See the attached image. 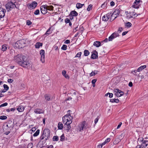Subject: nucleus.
<instances>
[{
    "label": "nucleus",
    "instance_id": "f257e3e1",
    "mask_svg": "<svg viewBox=\"0 0 148 148\" xmlns=\"http://www.w3.org/2000/svg\"><path fill=\"white\" fill-rule=\"evenodd\" d=\"M14 61L20 65L24 67H27L29 65V63L27 60L26 56L21 54H18L15 56Z\"/></svg>",
    "mask_w": 148,
    "mask_h": 148
},
{
    "label": "nucleus",
    "instance_id": "f03ea898",
    "mask_svg": "<svg viewBox=\"0 0 148 148\" xmlns=\"http://www.w3.org/2000/svg\"><path fill=\"white\" fill-rule=\"evenodd\" d=\"M50 132L48 129H46L44 130L42 135L40 136V139L41 140L45 139V140L49 139L50 136Z\"/></svg>",
    "mask_w": 148,
    "mask_h": 148
},
{
    "label": "nucleus",
    "instance_id": "7ed1b4c3",
    "mask_svg": "<svg viewBox=\"0 0 148 148\" xmlns=\"http://www.w3.org/2000/svg\"><path fill=\"white\" fill-rule=\"evenodd\" d=\"M5 7L7 11H9L12 9H13L15 7L16 8H18L17 7L14 2L12 1L11 0H8V2L5 5Z\"/></svg>",
    "mask_w": 148,
    "mask_h": 148
},
{
    "label": "nucleus",
    "instance_id": "20e7f679",
    "mask_svg": "<svg viewBox=\"0 0 148 148\" xmlns=\"http://www.w3.org/2000/svg\"><path fill=\"white\" fill-rule=\"evenodd\" d=\"M25 41L22 39L18 41L15 43L14 46L18 49L21 48L25 46Z\"/></svg>",
    "mask_w": 148,
    "mask_h": 148
},
{
    "label": "nucleus",
    "instance_id": "39448f33",
    "mask_svg": "<svg viewBox=\"0 0 148 148\" xmlns=\"http://www.w3.org/2000/svg\"><path fill=\"white\" fill-rule=\"evenodd\" d=\"M143 138H139L138 139V142H142L141 145H138L137 147V148H145L146 147L148 144V141L147 140H143Z\"/></svg>",
    "mask_w": 148,
    "mask_h": 148
},
{
    "label": "nucleus",
    "instance_id": "423d86ee",
    "mask_svg": "<svg viewBox=\"0 0 148 148\" xmlns=\"http://www.w3.org/2000/svg\"><path fill=\"white\" fill-rule=\"evenodd\" d=\"M87 127V125L86 122L84 121L78 125L77 129L80 132H81L84 129H86Z\"/></svg>",
    "mask_w": 148,
    "mask_h": 148
},
{
    "label": "nucleus",
    "instance_id": "0eeeda50",
    "mask_svg": "<svg viewBox=\"0 0 148 148\" xmlns=\"http://www.w3.org/2000/svg\"><path fill=\"white\" fill-rule=\"evenodd\" d=\"M37 3L35 1H33L30 3L27 4V6L28 8L30 9H34L37 5Z\"/></svg>",
    "mask_w": 148,
    "mask_h": 148
},
{
    "label": "nucleus",
    "instance_id": "6e6552de",
    "mask_svg": "<svg viewBox=\"0 0 148 148\" xmlns=\"http://www.w3.org/2000/svg\"><path fill=\"white\" fill-rule=\"evenodd\" d=\"M114 91L115 92V95L117 97L121 96L124 94V92H123L118 88L114 89Z\"/></svg>",
    "mask_w": 148,
    "mask_h": 148
},
{
    "label": "nucleus",
    "instance_id": "1a4fd4ad",
    "mask_svg": "<svg viewBox=\"0 0 148 148\" xmlns=\"http://www.w3.org/2000/svg\"><path fill=\"white\" fill-rule=\"evenodd\" d=\"M40 9L41 13L43 14H45L47 12V5H42L41 6Z\"/></svg>",
    "mask_w": 148,
    "mask_h": 148
},
{
    "label": "nucleus",
    "instance_id": "9d476101",
    "mask_svg": "<svg viewBox=\"0 0 148 148\" xmlns=\"http://www.w3.org/2000/svg\"><path fill=\"white\" fill-rule=\"evenodd\" d=\"M119 36V35L118 32H115L112 34V35L109 37L108 38V41H112L113 39Z\"/></svg>",
    "mask_w": 148,
    "mask_h": 148
},
{
    "label": "nucleus",
    "instance_id": "9b49d317",
    "mask_svg": "<svg viewBox=\"0 0 148 148\" xmlns=\"http://www.w3.org/2000/svg\"><path fill=\"white\" fill-rule=\"evenodd\" d=\"M120 14V11L118 9H116L111 16V18L112 19L113 17L114 16V19H115Z\"/></svg>",
    "mask_w": 148,
    "mask_h": 148
},
{
    "label": "nucleus",
    "instance_id": "f8f14e48",
    "mask_svg": "<svg viewBox=\"0 0 148 148\" xmlns=\"http://www.w3.org/2000/svg\"><path fill=\"white\" fill-rule=\"evenodd\" d=\"M66 115H67V116L66 121L65 123V124H70L72 122V120L73 119V117L71 116L70 114H66Z\"/></svg>",
    "mask_w": 148,
    "mask_h": 148
},
{
    "label": "nucleus",
    "instance_id": "ddd939ff",
    "mask_svg": "<svg viewBox=\"0 0 148 148\" xmlns=\"http://www.w3.org/2000/svg\"><path fill=\"white\" fill-rule=\"evenodd\" d=\"M41 56L40 60L42 63L45 62V51L44 50H41L40 52Z\"/></svg>",
    "mask_w": 148,
    "mask_h": 148
},
{
    "label": "nucleus",
    "instance_id": "4468645a",
    "mask_svg": "<svg viewBox=\"0 0 148 148\" xmlns=\"http://www.w3.org/2000/svg\"><path fill=\"white\" fill-rule=\"evenodd\" d=\"M138 15H136V13L134 11L131 12L127 14V17L129 18H135Z\"/></svg>",
    "mask_w": 148,
    "mask_h": 148
},
{
    "label": "nucleus",
    "instance_id": "2eb2a0df",
    "mask_svg": "<svg viewBox=\"0 0 148 148\" xmlns=\"http://www.w3.org/2000/svg\"><path fill=\"white\" fill-rule=\"evenodd\" d=\"M111 14L112 13H108L103 16L102 17V20L104 21H108L110 18Z\"/></svg>",
    "mask_w": 148,
    "mask_h": 148
},
{
    "label": "nucleus",
    "instance_id": "dca6fc26",
    "mask_svg": "<svg viewBox=\"0 0 148 148\" xmlns=\"http://www.w3.org/2000/svg\"><path fill=\"white\" fill-rule=\"evenodd\" d=\"M5 10L2 8H0V19L4 17L5 16Z\"/></svg>",
    "mask_w": 148,
    "mask_h": 148
},
{
    "label": "nucleus",
    "instance_id": "f3484780",
    "mask_svg": "<svg viewBox=\"0 0 148 148\" xmlns=\"http://www.w3.org/2000/svg\"><path fill=\"white\" fill-rule=\"evenodd\" d=\"M44 112V110L40 108H36L34 110V113L36 114L43 113Z\"/></svg>",
    "mask_w": 148,
    "mask_h": 148
},
{
    "label": "nucleus",
    "instance_id": "a211bd4d",
    "mask_svg": "<svg viewBox=\"0 0 148 148\" xmlns=\"http://www.w3.org/2000/svg\"><path fill=\"white\" fill-rule=\"evenodd\" d=\"M141 1V0H136L133 5L134 8H138V7L137 5Z\"/></svg>",
    "mask_w": 148,
    "mask_h": 148
},
{
    "label": "nucleus",
    "instance_id": "6ab92c4d",
    "mask_svg": "<svg viewBox=\"0 0 148 148\" xmlns=\"http://www.w3.org/2000/svg\"><path fill=\"white\" fill-rule=\"evenodd\" d=\"M146 67V66L145 65H144L143 66H140L139 68H138L137 70L136 71H134V73H136V72H140L142 71V70L144 69Z\"/></svg>",
    "mask_w": 148,
    "mask_h": 148
},
{
    "label": "nucleus",
    "instance_id": "aec40b11",
    "mask_svg": "<svg viewBox=\"0 0 148 148\" xmlns=\"http://www.w3.org/2000/svg\"><path fill=\"white\" fill-rule=\"evenodd\" d=\"M95 53H92L91 57V58L93 59H96L98 57L97 52L96 51H95Z\"/></svg>",
    "mask_w": 148,
    "mask_h": 148
},
{
    "label": "nucleus",
    "instance_id": "412c9836",
    "mask_svg": "<svg viewBox=\"0 0 148 148\" xmlns=\"http://www.w3.org/2000/svg\"><path fill=\"white\" fill-rule=\"evenodd\" d=\"M113 82L114 83H118L119 82V77H115L112 79Z\"/></svg>",
    "mask_w": 148,
    "mask_h": 148
},
{
    "label": "nucleus",
    "instance_id": "4be33fe9",
    "mask_svg": "<svg viewBox=\"0 0 148 148\" xmlns=\"http://www.w3.org/2000/svg\"><path fill=\"white\" fill-rule=\"evenodd\" d=\"M17 109L19 112H21L24 110V107L22 105H20L17 108Z\"/></svg>",
    "mask_w": 148,
    "mask_h": 148
},
{
    "label": "nucleus",
    "instance_id": "5701e85b",
    "mask_svg": "<svg viewBox=\"0 0 148 148\" xmlns=\"http://www.w3.org/2000/svg\"><path fill=\"white\" fill-rule=\"evenodd\" d=\"M42 43L40 42H37L35 45V47L36 48L38 49L40 47H42Z\"/></svg>",
    "mask_w": 148,
    "mask_h": 148
},
{
    "label": "nucleus",
    "instance_id": "b1692460",
    "mask_svg": "<svg viewBox=\"0 0 148 148\" xmlns=\"http://www.w3.org/2000/svg\"><path fill=\"white\" fill-rule=\"evenodd\" d=\"M93 45L97 47H99L101 46V42L98 41H95Z\"/></svg>",
    "mask_w": 148,
    "mask_h": 148
},
{
    "label": "nucleus",
    "instance_id": "393cba45",
    "mask_svg": "<svg viewBox=\"0 0 148 148\" xmlns=\"http://www.w3.org/2000/svg\"><path fill=\"white\" fill-rule=\"evenodd\" d=\"M8 48V45L6 44L3 45L2 47L1 50L3 51H6Z\"/></svg>",
    "mask_w": 148,
    "mask_h": 148
},
{
    "label": "nucleus",
    "instance_id": "a878e982",
    "mask_svg": "<svg viewBox=\"0 0 148 148\" xmlns=\"http://www.w3.org/2000/svg\"><path fill=\"white\" fill-rule=\"evenodd\" d=\"M66 72L65 70H63L62 72V75L67 79L69 78V76L68 75L66 74Z\"/></svg>",
    "mask_w": 148,
    "mask_h": 148
},
{
    "label": "nucleus",
    "instance_id": "bb28decb",
    "mask_svg": "<svg viewBox=\"0 0 148 148\" xmlns=\"http://www.w3.org/2000/svg\"><path fill=\"white\" fill-rule=\"evenodd\" d=\"M64 21L66 23H69V25L70 26H71L72 25L70 21L69 18H66L65 19Z\"/></svg>",
    "mask_w": 148,
    "mask_h": 148
},
{
    "label": "nucleus",
    "instance_id": "cd10ccee",
    "mask_svg": "<svg viewBox=\"0 0 148 148\" xmlns=\"http://www.w3.org/2000/svg\"><path fill=\"white\" fill-rule=\"evenodd\" d=\"M47 10L49 11H51L53 10L54 7L52 5H47Z\"/></svg>",
    "mask_w": 148,
    "mask_h": 148
},
{
    "label": "nucleus",
    "instance_id": "c85d7f7f",
    "mask_svg": "<svg viewBox=\"0 0 148 148\" xmlns=\"http://www.w3.org/2000/svg\"><path fill=\"white\" fill-rule=\"evenodd\" d=\"M110 101L112 103L116 102L117 103L119 102V100L118 99H110Z\"/></svg>",
    "mask_w": 148,
    "mask_h": 148
},
{
    "label": "nucleus",
    "instance_id": "c756f323",
    "mask_svg": "<svg viewBox=\"0 0 148 148\" xmlns=\"http://www.w3.org/2000/svg\"><path fill=\"white\" fill-rule=\"evenodd\" d=\"M70 14L73 16H76L78 15L77 13L75 11H72Z\"/></svg>",
    "mask_w": 148,
    "mask_h": 148
},
{
    "label": "nucleus",
    "instance_id": "7c9ffc66",
    "mask_svg": "<svg viewBox=\"0 0 148 148\" xmlns=\"http://www.w3.org/2000/svg\"><path fill=\"white\" fill-rule=\"evenodd\" d=\"M120 141V140L119 138H116L113 142L114 144H118Z\"/></svg>",
    "mask_w": 148,
    "mask_h": 148
},
{
    "label": "nucleus",
    "instance_id": "2f4dec72",
    "mask_svg": "<svg viewBox=\"0 0 148 148\" xmlns=\"http://www.w3.org/2000/svg\"><path fill=\"white\" fill-rule=\"evenodd\" d=\"M45 99L47 101H49L51 100V98L49 95L48 94L45 95Z\"/></svg>",
    "mask_w": 148,
    "mask_h": 148
},
{
    "label": "nucleus",
    "instance_id": "473e14b6",
    "mask_svg": "<svg viewBox=\"0 0 148 148\" xmlns=\"http://www.w3.org/2000/svg\"><path fill=\"white\" fill-rule=\"evenodd\" d=\"M58 129L62 130L63 128V124L61 122H59L58 124Z\"/></svg>",
    "mask_w": 148,
    "mask_h": 148
},
{
    "label": "nucleus",
    "instance_id": "72a5a7b5",
    "mask_svg": "<svg viewBox=\"0 0 148 148\" xmlns=\"http://www.w3.org/2000/svg\"><path fill=\"white\" fill-rule=\"evenodd\" d=\"M84 5V4H82L80 3H77L76 5V7L77 9L81 8Z\"/></svg>",
    "mask_w": 148,
    "mask_h": 148
},
{
    "label": "nucleus",
    "instance_id": "f704fd0d",
    "mask_svg": "<svg viewBox=\"0 0 148 148\" xmlns=\"http://www.w3.org/2000/svg\"><path fill=\"white\" fill-rule=\"evenodd\" d=\"M39 132L40 130L39 129L37 130L36 132L33 135L34 136H37L39 134Z\"/></svg>",
    "mask_w": 148,
    "mask_h": 148
},
{
    "label": "nucleus",
    "instance_id": "c9c22d12",
    "mask_svg": "<svg viewBox=\"0 0 148 148\" xmlns=\"http://www.w3.org/2000/svg\"><path fill=\"white\" fill-rule=\"evenodd\" d=\"M89 52L87 50H85L84 51V54L85 56H87L89 54Z\"/></svg>",
    "mask_w": 148,
    "mask_h": 148
},
{
    "label": "nucleus",
    "instance_id": "e433bc0d",
    "mask_svg": "<svg viewBox=\"0 0 148 148\" xmlns=\"http://www.w3.org/2000/svg\"><path fill=\"white\" fill-rule=\"evenodd\" d=\"M58 137L57 136H54L53 138V141H58Z\"/></svg>",
    "mask_w": 148,
    "mask_h": 148
},
{
    "label": "nucleus",
    "instance_id": "4c0bfd02",
    "mask_svg": "<svg viewBox=\"0 0 148 148\" xmlns=\"http://www.w3.org/2000/svg\"><path fill=\"white\" fill-rule=\"evenodd\" d=\"M67 116V115H65V116H64L62 118V120L64 123L65 122H66V119Z\"/></svg>",
    "mask_w": 148,
    "mask_h": 148
},
{
    "label": "nucleus",
    "instance_id": "58836bf2",
    "mask_svg": "<svg viewBox=\"0 0 148 148\" xmlns=\"http://www.w3.org/2000/svg\"><path fill=\"white\" fill-rule=\"evenodd\" d=\"M7 117L5 115H2L0 116V119L1 120H5L7 119Z\"/></svg>",
    "mask_w": 148,
    "mask_h": 148
},
{
    "label": "nucleus",
    "instance_id": "ea45409f",
    "mask_svg": "<svg viewBox=\"0 0 148 148\" xmlns=\"http://www.w3.org/2000/svg\"><path fill=\"white\" fill-rule=\"evenodd\" d=\"M64 134H62L60 137V141H63L64 140Z\"/></svg>",
    "mask_w": 148,
    "mask_h": 148
},
{
    "label": "nucleus",
    "instance_id": "a19ab883",
    "mask_svg": "<svg viewBox=\"0 0 148 148\" xmlns=\"http://www.w3.org/2000/svg\"><path fill=\"white\" fill-rule=\"evenodd\" d=\"M97 73V72L96 71L92 72L90 74V76H91L95 75Z\"/></svg>",
    "mask_w": 148,
    "mask_h": 148
},
{
    "label": "nucleus",
    "instance_id": "79ce46f5",
    "mask_svg": "<svg viewBox=\"0 0 148 148\" xmlns=\"http://www.w3.org/2000/svg\"><path fill=\"white\" fill-rule=\"evenodd\" d=\"M3 87L4 89L6 91L8 90L9 89V87L6 84H4L3 85Z\"/></svg>",
    "mask_w": 148,
    "mask_h": 148
},
{
    "label": "nucleus",
    "instance_id": "37998d69",
    "mask_svg": "<svg viewBox=\"0 0 148 148\" xmlns=\"http://www.w3.org/2000/svg\"><path fill=\"white\" fill-rule=\"evenodd\" d=\"M50 28H49L48 29L45 33V35H48L49 34H50L51 33H50Z\"/></svg>",
    "mask_w": 148,
    "mask_h": 148
},
{
    "label": "nucleus",
    "instance_id": "c03bdc74",
    "mask_svg": "<svg viewBox=\"0 0 148 148\" xmlns=\"http://www.w3.org/2000/svg\"><path fill=\"white\" fill-rule=\"evenodd\" d=\"M40 10H36L34 12V14L36 15H38L39 14Z\"/></svg>",
    "mask_w": 148,
    "mask_h": 148
},
{
    "label": "nucleus",
    "instance_id": "a18cd8bd",
    "mask_svg": "<svg viewBox=\"0 0 148 148\" xmlns=\"http://www.w3.org/2000/svg\"><path fill=\"white\" fill-rule=\"evenodd\" d=\"M125 26L126 27H129L131 26L132 24L128 22L126 23Z\"/></svg>",
    "mask_w": 148,
    "mask_h": 148
},
{
    "label": "nucleus",
    "instance_id": "49530a36",
    "mask_svg": "<svg viewBox=\"0 0 148 148\" xmlns=\"http://www.w3.org/2000/svg\"><path fill=\"white\" fill-rule=\"evenodd\" d=\"M67 46L65 45H63L61 47V49L64 50H66L67 49Z\"/></svg>",
    "mask_w": 148,
    "mask_h": 148
},
{
    "label": "nucleus",
    "instance_id": "de8ad7c7",
    "mask_svg": "<svg viewBox=\"0 0 148 148\" xmlns=\"http://www.w3.org/2000/svg\"><path fill=\"white\" fill-rule=\"evenodd\" d=\"M92 5H89L87 8V10L88 11H89L90 10H91L92 9Z\"/></svg>",
    "mask_w": 148,
    "mask_h": 148
},
{
    "label": "nucleus",
    "instance_id": "09e8293b",
    "mask_svg": "<svg viewBox=\"0 0 148 148\" xmlns=\"http://www.w3.org/2000/svg\"><path fill=\"white\" fill-rule=\"evenodd\" d=\"M82 54V53L81 52H79L77 53L75 56V57H80L81 55Z\"/></svg>",
    "mask_w": 148,
    "mask_h": 148
},
{
    "label": "nucleus",
    "instance_id": "8fccbe9b",
    "mask_svg": "<svg viewBox=\"0 0 148 148\" xmlns=\"http://www.w3.org/2000/svg\"><path fill=\"white\" fill-rule=\"evenodd\" d=\"M8 105V103H3L0 105V107L5 106Z\"/></svg>",
    "mask_w": 148,
    "mask_h": 148
},
{
    "label": "nucleus",
    "instance_id": "3c124183",
    "mask_svg": "<svg viewBox=\"0 0 148 148\" xmlns=\"http://www.w3.org/2000/svg\"><path fill=\"white\" fill-rule=\"evenodd\" d=\"M33 146V145L32 143H29L28 145L27 148H32Z\"/></svg>",
    "mask_w": 148,
    "mask_h": 148
},
{
    "label": "nucleus",
    "instance_id": "603ef678",
    "mask_svg": "<svg viewBox=\"0 0 148 148\" xmlns=\"http://www.w3.org/2000/svg\"><path fill=\"white\" fill-rule=\"evenodd\" d=\"M123 30V28L122 27H119V29L118 30V33H120Z\"/></svg>",
    "mask_w": 148,
    "mask_h": 148
},
{
    "label": "nucleus",
    "instance_id": "864d4df0",
    "mask_svg": "<svg viewBox=\"0 0 148 148\" xmlns=\"http://www.w3.org/2000/svg\"><path fill=\"white\" fill-rule=\"evenodd\" d=\"M67 126V130H69L70 129L71 127L70 125V124L68 125L67 124H65Z\"/></svg>",
    "mask_w": 148,
    "mask_h": 148
},
{
    "label": "nucleus",
    "instance_id": "5fc2aeb1",
    "mask_svg": "<svg viewBox=\"0 0 148 148\" xmlns=\"http://www.w3.org/2000/svg\"><path fill=\"white\" fill-rule=\"evenodd\" d=\"M110 138H107L105 140L106 142L107 143H108L110 141Z\"/></svg>",
    "mask_w": 148,
    "mask_h": 148
},
{
    "label": "nucleus",
    "instance_id": "6e6d98bb",
    "mask_svg": "<svg viewBox=\"0 0 148 148\" xmlns=\"http://www.w3.org/2000/svg\"><path fill=\"white\" fill-rule=\"evenodd\" d=\"M13 79H10L8 80V82L9 83H11L13 82Z\"/></svg>",
    "mask_w": 148,
    "mask_h": 148
},
{
    "label": "nucleus",
    "instance_id": "4d7b16f0",
    "mask_svg": "<svg viewBox=\"0 0 148 148\" xmlns=\"http://www.w3.org/2000/svg\"><path fill=\"white\" fill-rule=\"evenodd\" d=\"M81 31H79L78 32L77 34H76L75 35V37H77L79 34L81 33Z\"/></svg>",
    "mask_w": 148,
    "mask_h": 148
},
{
    "label": "nucleus",
    "instance_id": "13d9d810",
    "mask_svg": "<svg viewBox=\"0 0 148 148\" xmlns=\"http://www.w3.org/2000/svg\"><path fill=\"white\" fill-rule=\"evenodd\" d=\"M122 124V123L121 122H120L117 126V129H118L119 128L121 127Z\"/></svg>",
    "mask_w": 148,
    "mask_h": 148
},
{
    "label": "nucleus",
    "instance_id": "bf43d9fd",
    "mask_svg": "<svg viewBox=\"0 0 148 148\" xmlns=\"http://www.w3.org/2000/svg\"><path fill=\"white\" fill-rule=\"evenodd\" d=\"M69 16H70V19H71V20H72L73 19V15L71 14H70L69 15Z\"/></svg>",
    "mask_w": 148,
    "mask_h": 148
},
{
    "label": "nucleus",
    "instance_id": "052dcab7",
    "mask_svg": "<svg viewBox=\"0 0 148 148\" xmlns=\"http://www.w3.org/2000/svg\"><path fill=\"white\" fill-rule=\"evenodd\" d=\"M108 93H109V97L110 98H111L113 96V94L112 93H110L108 92Z\"/></svg>",
    "mask_w": 148,
    "mask_h": 148
},
{
    "label": "nucleus",
    "instance_id": "680f3d73",
    "mask_svg": "<svg viewBox=\"0 0 148 148\" xmlns=\"http://www.w3.org/2000/svg\"><path fill=\"white\" fill-rule=\"evenodd\" d=\"M70 42V40H66L64 42V43L65 44H69Z\"/></svg>",
    "mask_w": 148,
    "mask_h": 148
},
{
    "label": "nucleus",
    "instance_id": "e2e57ef3",
    "mask_svg": "<svg viewBox=\"0 0 148 148\" xmlns=\"http://www.w3.org/2000/svg\"><path fill=\"white\" fill-rule=\"evenodd\" d=\"M32 23L29 20H27V24L29 25L31 24Z\"/></svg>",
    "mask_w": 148,
    "mask_h": 148
},
{
    "label": "nucleus",
    "instance_id": "0e129e2a",
    "mask_svg": "<svg viewBox=\"0 0 148 148\" xmlns=\"http://www.w3.org/2000/svg\"><path fill=\"white\" fill-rule=\"evenodd\" d=\"M114 2L113 1H111L110 3V5L111 6H113L114 5Z\"/></svg>",
    "mask_w": 148,
    "mask_h": 148
},
{
    "label": "nucleus",
    "instance_id": "69168bd1",
    "mask_svg": "<svg viewBox=\"0 0 148 148\" xmlns=\"http://www.w3.org/2000/svg\"><path fill=\"white\" fill-rule=\"evenodd\" d=\"M128 31H127V32H123L122 34V36H124L125 35H126L128 32Z\"/></svg>",
    "mask_w": 148,
    "mask_h": 148
},
{
    "label": "nucleus",
    "instance_id": "338daca9",
    "mask_svg": "<svg viewBox=\"0 0 148 148\" xmlns=\"http://www.w3.org/2000/svg\"><path fill=\"white\" fill-rule=\"evenodd\" d=\"M99 120L98 118H97L95 120V123L96 124L98 122Z\"/></svg>",
    "mask_w": 148,
    "mask_h": 148
},
{
    "label": "nucleus",
    "instance_id": "774afa93",
    "mask_svg": "<svg viewBox=\"0 0 148 148\" xmlns=\"http://www.w3.org/2000/svg\"><path fill=\"white\" fill-rule=\"evenodd\" d=\"M46 148H54L53 146L52 145L48 146Z\"/></svg>",
    "mask_w": 148,
    "mask_h": 148
}]
</instances>
